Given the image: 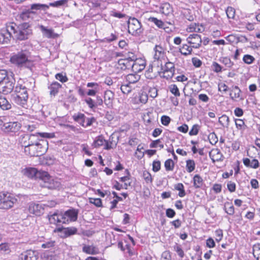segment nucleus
I'll return each mask as SVG.
<instances>
[{
    "label": "nucleus",
    "instance_id": "nucleus-7",
    "mask_svg": "<svg viewBox=\"0 0 260 260\" xmlns=\"http://www.w3.org/2000/svg\"><path fill=\"white\" fill-rule=\"evenodd\" d=\"M73 119L84 127H87L92 124L95 119L92 117H87L84 114L79 113L73 116Z\"/></svg>",
    "mask_w": 260,
    "mask_h": 260
},
{
    "label": "nucleus",
    "instance_id": "nucleus-9",
    "mask_svg": "<svg viewBox=\"0 0 260 260\" xmlns=\"http://www.w3.org/2000/svg\"><path fill=\"white\" fill-rule=\"evenodd\" d=\"M48 218L50 223L59 225L64 224L65 217L62 216V212L56 210L54 212H50L48 214Z\"/></svg>",
    "mask_w": 260,
    "mask_h": 260
},
{
    "label": "nucleus",
    "instance_id": "nucleus-62",
    "mask_svg": "<svg viewBox=\"0 0 260 260\" xmlns=\"http://www.w3.org/2000/svg\"><path fill=\"white\" fill-rule=\"evenodd\" d=\"M211 67L213 71L216 73H219L222 71L221 66L216 62H213Z\"/></svg>",
    "mask_w": 260,
    "mask_h": 260
},
{
    "label": "nucleus",
    "instance_id": "nucleus-59",
    "mask_svg": "<svg viewBox=\"0 0 260 260\" xmlns=\"http://www.w3.org/2000/svg\"><path fill=\"white\" fill-rule=\"evenodd\" d=\"M200 129V126L198 124H194L189 132L190 136H194L198 135Z\"/></svg>",
    "mask_w": 260,
    "mask_h": 260
},
{
    "label": "nucleus",
    "instance_id": "nucleus-57",
    "mask_svg": "<svg viewBox=\"0 0 260 260\" xmlns=\"http://www.w3.org/2000/svg\"><path fill=\"white\" fill-rule=\"evenodd\" d=\"M35 135L38 136V138H39V136H40L42 138H53L55 137L54 133H36Z\"/></svg>",
    "mask_w": 260,
    "mask_h": 260
},
{
    "label": "nucleus",
    "instance_id": "nucleus-20",
    "mask_svg": "<svg viewBox=\"0 0 260 260\" xmlns=\"http://www.w3.org/2000/svg\"><path fill=\"white\" fill-rule=\"evenodd\" d=\"M13 102L16 105L20 106L23 108H27V101L28 97L27 95L24 96H12Z\"/></svg>",
    "mask_w": 260,
    "mask_h": 260
},
{
    "label": "nucleus",
    "instance_id": "nucleus-39",
    "mask_svg": "<svg viewBox=\"0 0 260 260\" xmlns=\"http://www.w3.org/2000/svg\"><path fill=\"white\" fill-rule=\"evenodd\" d=\"M141 60H137L135 61V62H133L132 64V70L135 72H140L143 71L145 68V64H139V62H140Z\"/></svg>",
    "mask_w": 260,
    "mask_h": 260
},
{
    "label": "nucleus",
    "instance_id": "nucleus-19",
    "mask_svg": "<svg viewBox=\"0 0 260 260\" xmlns=\"http://www.w3.org/2000/svg\"><path fill=\"white\" fill-rule=\"evenodd\" d=\"M44 208L42 205L31 203L29 204L28 211L30 213L40 216L43 213Z\"/></svg>",
    "mask_w": 260,
    "mask_h": 260
},
{
    "label": "nucleus",
    "instance_id": "nucleus-2",
    "mask_svg": "<svg viewBox=\"0 0 260 260\" xmlns=\"http://www.w3.org/2000/svg\"><path fill=\"white\" fill-rule=\"evenodd\" d=\"M28 57L29 52L26 50H21L13 53L10 57V61L19 68L30 69L33 66V62Z\"/></svg>",
    "mask_w": 260,
    "mask_h": 260
},
{
    "label": "nucleus",
    "instance_id": "nucleus-58",
    "mask_svg": "<svg viewBox=\"0 0 260 260\" xmlns=\"http://www.w3.org/2000/svg\"><path fill=\"white\" fill-rule=\"evenodd\" d=\"M208 138L212 145H215L218 142V138L214 132L210 134Z\"/></svg>",
    "mask_w": 260,
    "mask_h": 260
},
{
    "label": "nucleus",
    "instance_id": "nucleus-18",
    "mask_svg": "<svg viewBox=\"0 0 260 260\" xmlns=\"http://www.w3.org/2000/svg\"><path fill=\"white\" fill-rule=\"evenodd\" d=\"M37 136L36 137L35 139V142L31 143L30 145L26 147V148L24 149V153L29 156H38L37 154Z\"/></svg>",
    "mask_w": 260,
    "mask_h": 260
},
{
    "label": "nucleus",
    "instance_id": "nucleus-6",
    "mask_svg": "<svg viewBox=\"0 0 260 260\" xmlns=\"http://www.w3.org/2000/svg\"><path fill=\"white\" fill-rule=\"evenodd\" d=\"M12 30H14L13 25L7 26L6 28L0 30V44H8L10 43L11 39L13 38L12 35Z\"/></svg>",
    "mask_w": 260,
    "mask_h": 260
},
{
    "label": "nucleus",
    "instance_id": "nucleus-50",
    "mask_svg": "<svg viewBox=\"0 0 260 260\" xmlns=\"http://www.w3.org/2000/svg\"><path fill=\"white\" fill-rule=\"evenodd\" d=\"M165 167L167 171H173L174 168V162L172 159H168L165 162Z\"/></svg>",
    "mask_w": 260,
    "mask_h": 260
},
{
    "label": "nucleus",
    "instance_id": "nucleus-41",
    "mask_svg": "<svg viewBox=\"0 0 260 260\" xmlns=\"http://www.w3.org/2000/svg\"><path fill=\"white\" fill-rule=\"evenodd\" d=\"M49 9V6L46 4H34L31 5L30 6V10L33 11V10H46Z\"/></svg>",
    "mask_w": 260,
    "mask_h": 260
},
{
    "label": "nucleus",
    "instance_id": "nucleus-12",
    "mask_svg": "<svg viewBox=\"0 0 260 260\" xmlns=\"http://www.w3.org/2000/svg\"><path fill=\"white\" fill-rule=\"evenodd\" d=\"M37 135L35 134H24L20 136L19 138V143L22 147L24 148L28 147L31 143L35 142V139Z\"/></svg>",
    "mask_w": 260,
    "mask_h": 260
},
{
    "label": "nucleus",
    "instance_id": "nucleus-48",
    "mask_svg": "<svg viewBox=\"0 0 260 260\" xmlns=\"http://www.w3.org/2000/svg\"><path fill=\"white\" fill-rule=\"evenodd\" d=\"M170 91L174 95L175 97H179L180 96V92L176 84H171L169 87Z\"/></svg>",
    "mask_w": 260,
    "mask_h": 260
},
{
    "label": "nucleus",
    "instance_id": "nucleus-45",
    "mask_svg": "<svg viewBox=\"0 0 260 260\" xmlns=\"http://www.w3.org/2000/svg\"><path fill=\"white\" fill-rule=\"evenodd\" d=\"M186 169L188 173H191L195 169L196 164L193 160L188 159L186 161Z\"/></svg>",
    "mask_w": 260,
    "mask_h": 260
},
{
    "label": "nucleus",
    "instance_id": "nucleus-37",
    "mask_svg": "<svg viewBox=\"0 0 260 260\" xmlns=\"http://www.w3.org/2000/svg\"><path fill=\"white\" fill-rule=\"evenodd\" d=\"M148 21L155 24V25L159 28H165V24L161 20L153 17H150L148 18Z\"/></svg>",
    "mask_w": 260,
    "mask_h": 260
},
{
    "label": "nucleus",
    "instance_id": "nucleus-40",
    "mask_svg": "<svg viewBox=\"0 0 260 260\" xmlns=\"http://www.w3.org/2000/svg\"><path fill=\"white\" fill-rule=\"evenodd\" d=\"M224 210L230 215H233L235 213V208L230 202H226L224 203Z\"/></svg>",
    "mask_w": 260,
    "mask_h": 260
},
{
    "label": "nucleus",
    "instance_id": "nucleus-55",
    "mask_svg": "<svg viewBox=\"0 0 260 260\" xmlns=\"http://www.w3.org/2000/svg\"><path fill=\"white\" fill-rule=\"evenodd\" d=\"M226 14L227 17L229 18L233 19L235 17V10L233 8H232L231 7H228L227 9L226 10Z\"/></svg>",
    "mask_w": 260,
    "mask_h": 260
},
{
    "label": "nucleus",
    "instance_id": "nucleus-35",
    "mask_svg": "<svg viewBox=\"0 0 260 260\" xmlns=\"http://www.w3.org/2000/svg\"><path fill=\"white\" fill-rule=\"evenodd\" d=\"M0 108L3 110H7L11 108V104L6 98L0 96Z\"/></svg>",
    "mask_w": 260,
    "mask_h": 260
},
{
    "label": "nucleus",
    "instance_id": "nucleus-52",
    "mask_svg": "<svg viewBox=\"0 0 260 260\" xmlns=\"http://www.w3.org/2000/svg\"><path fill=\"white\" fill-rule=\"evenodd\" d=\"M89 203L94 205L97 207H101L103 206L102 200L100 198H92L89 199Z\"/></svg>",
    "mask_w": 260,
    "mask_h": 260
},
{
    "label": "nucleus",
    "instance_id": "nucleus-14",
    "mask_svg": "<svg viewBox=\"0 0 260 260\" xmlns=\"http://www.w3.org/2000/svg\"><path fill=\"white\" fill-rule=\"evenodd\" d=\"M78 215V211L74 208L68 210L67 211L62 212V216L65 217V223H68L69 222L75 221L77 220Z\"/></svg>",
    "mask_w": 260,
    "mask_h": 260
},
{
    "label": "nucleus",
    "instance_id": "nucleus-64",
    "mask_svg": "<svg viewBox=\"0 0 260 260\" xmlns=\"http://www.w3.org/2000/svg\"><path fill=\"white\" fill-rule=\"evenodd\" d=\"M161 260H171V255L169 251H165L161 254Z\"/></svg>",
    "mask_w": 260,
    "mask_h": 260
},
{
    "label": "nucleus",
    "instance_id": "nucleus-21",
    "mask_svg": "<svg viewBox=\"0 0 260 260\" xmlns=\"http://www.w3.org/2000/svg\"><path fill=\"white\" fill-rule=\"evenodd\" d=\"M114 99V93L112 91L108 90L104 93V103L108 107H112Z\"/></svg>",
    "mask_w": 260,
    "mask_h": 260
},
{
    "label": "nucleus",
    "instance_id": "nucleus-29",
    "mask_svg": "<svg viewBox=\"0 0 260 260\" xmlns=\"http://www.w3.org/2000/svg\"><path fill=\"white\" fill-rule=\"evenodd\" d=\"M35 13V12L32 11L30 10L23 11L20 14H19L18 18L19 19L22 21H28L30 19L32 18L31 15L32 14H34Z\"/></svg>",
    "mask_w": 260,
    "mask_h": 260
},
{
    "label": "nucleus",
    "instance_id": "nucleus-10",
    "mask_svg": "<svg viewBox=\"0 0 260 260\" xmlns=\"http://www.w3.org/2000/svg\"><path fill=\"white\" fill-rule=\"evenodd\" d=\"M164 63V66L162 64V62L159 63L160 65V72L164 74V77H166L168 79H171L173 77L174 74V64L173 63L170 61Z\"/></svg>",
    "mask_w": 260,
    "mask_h": 260
},
{
    "label": "nucleus",
    "instance_id": "nucleus-5",
    "mask_svg": "<svg viewBox=\"0 0 260 260\" xmlns=\"http://www.w3.org/2000/svg\"><path fill=\"white\" fill-rule=\"evenodd\" d=\"M17 200L9 192H0V208L8 209L12 208Z\"/></svg>",
    "mask_w": 260,
    "mask_h": 260
},
{
    "label": "nucleus",
    "instance_id": "nucleus-3",
    "mask_svg": "<svg viewBox=\"0 0 260 260\" xmlns=\"http://www.w3.org/2000/svg\"><path fill=\"white\" fill-rule=\"evenodd\" d=\"M11 25H13L14 27V30H12L13 34V38L17 40H27L32 34V30L28 23H23L19 26H17L15 23Z\"/></svg>",
    "mask_w": 260,
    "mask_h": 260
},
{
    "label": "nucleus",
    "instance_id": "nucleus-60",
    "mask_svg": "<svg viewBox=\"0 0 260 260\" xmlns=\"http://www.w3.org/2000/svg\"><path fill=\"white\" fill-rule=\"evenodd\" d=\"M118 38V35H116L114 34H111L110 36L104 38V42L107 43H110L117 40Z\"/></svg>",
    "mask_w": 260,
    "mask_h": 260
},
{
    "label": "nucleus",
    "instance_id": "nucleus-16",
    "mask_svg": "<svg viewBox=\"0 0 260 260\" xmlns=\"http://www.w3.org/2000/svg\"><path fill=\"white\" fill-rule=\"evenodd\" d=\"M186 41L193 48H199L201 46L202 42L201 36L197 34L189 35L186 38Z\"/></svg>",
    "mask_w": 260,
    "mask_h": 260
},
{
    "label": "nucleus",
    "instance_id": "nucleus-44",
    "mask_svg": "<svg viewBox=\"0 0 260 260\" xmlns=\"http://www.w3.org/2000/svg\"><path fill=\"white\" fill-rule=\"evenodd\" d=\"M219 60L228 68L231 69L234 65V62L232 61L231 59L228 57H221Z\"/></svg>",
    "mask_w": 260,
    "mask_h": 260
},
{
    "label": "nucleus",
    "instance_id": "nucleus-13",
    "mask_svg": "<svg viewBox=\"0 0 260 260\" xmlns=\"http://www.w3.org/2000/svg\"><path fill=\"white\" fill-rule=\"evenodd\" d=\"M21 124L17 121H10L3 123L2 129L5 132L15 133L21 128Z\"/></svg>",
    "mask_w": 260,
    "mask_h": 260
},
{
    "label": "nucleus",
    "instance_id": "nucleus-4",
    "mask_svg": "<svg viewBox=\"0 0 260 260\" xmlns=\"http://www.w3.org/2000/svg\"><path fill=\"white\" fill-rule=\"evenodd\" d=\"M141 23L136 18H130L128 21V32L134 36H139L143 32Z\"/></svg>",
    "mask_w": 260,
    "mask_h": 260
},
{
    "label": "nucleus",
    "instance_id": "nucleus-38",
    "mask_svg": "<svg viewBox=\"0 0 260 260\" xmlns=\"http://www.w3.org/2000/svg\"><path fill=\"white\" fill-rule=\"evenodd\" d=\"M39 28L43 33L44 35L48 38H53V31L51 29H48L44 26L40 25L39 26Z\"/></svg>",
    "mask_w": 260,
    "mask_h": 260
},
{
    "label": "nucleus",
    "instance_id": "nucleus-34",
    "mask_svg": "<svg viewBox=\"0 0 260 260\" xmlns=\"http://www.w3.org/2000/svg\"><path fill=\"white\" fill-rule=\"evenodd\" d=\"M219 123L224 128H229L230 125V118L225 114L222 115L218 118Z\"/></svg>",
    "mask_w": 260,
    "mask_h": 260
},
{
    "label": "nucleus",
    "instance_id": "nucleus-46",
    "mask_svg": "<svg viewBox=\"0 0 260 260\" xmlns=\"http://www.w3.org/2000/svg\"><path fill=\"white\" fill-rule=\"evenodd\" d=\"M174 187L176 190L179 191L178 196L182 198L185 196L186 193H185V191L184 190V185H183L182 183H177V184H176L175 185Z\"/></svg>",
    "mask_w": 260,
    "mask_h": 260
},
{
    "label": "nucleus",
    "instance_id": "nucleus-63",
    "mask_svg": "<svg viewBox=\"0 0 260 260\" xmlns=\"http://www.w3.org/2000/svg\"><path fill=\"white\" fill-rule=\"evenodd\" d=\"M227 188L229 191L233 192L236 190V185L234 182L230 181L228 182Z\"/></svg>",
    "mask_w": 260,
    "mask_h": 260
},
{
    "label": "nucleus",
    "instance_id": "nucleus-22",
    "mask_svg": "<svg viewBox=\"0 0 260 260\" xmlns=\"http://www.w3.org/2000/svg\"><path fill=\"white\" fill-rule=\"evenodd\" d=\"M209 155L213 162L223 160V155L218 149H212L210 152Z\"/></svg>",
    "mask_w": 260,
    "mask_h": 260
},
{
    "label": "nucleus",
    "instance_id": "nucleus-33",
    "mask_svg": "<svg viewBox=\"0 0 260 260\" xmlns=\"http://www.w3.org/2000/svg\"><path fill=\"white\" fill-rule=\"evenodd\" d=\"M159 11L165 15H168L172 13V8L169 3H165L161 5L159 8Z\"/></svg>",
    "mask_w": 260,
    "mask_h": 260
},
{
    "label": "nucleus",
    "instance_id": "nucleus-30",
    "mask_svg": "<svg viewBox=\"0 0 260 260\" xmlns=\"http://www.w3.org/2000/svg\"><path fill=\"white\" fill-rule=\"evenodd\" d=\"M61 87V85L57 82H54L49 86L50 94L51 96H55L58 92L59 89Z\"/></svg>",
    "mask_w": 260,
    "mask_h": 260
},
{
    "label": "nucleus",
    "instance_id": "nucleus-23",
    "mask_svg": "<svg viewBox=\"0 0 260 260\" xmlns=\"http://www.w3.org/2000/svg\"><path fill=\"white\" fill-rule=\"evenodd\" d=\"M82 251L86 254L95 255L100 253L99 249L93 245H84L82 247Z\"/></svg>",
    "mask_w": 260,
    "mask_h": 260
},
{
    "label": "nucleus",
    "instance_id": "nucleus-47",
    "mask_svg": "<svg viewBox=\"0 0 260 260\" xmlns=\"http://www.w3.org/2000/svg\"><path fill=\"white\" fill-rule=\"evenodd\" d=\"M253 254L256 260H260V243H257L253 245Z\"/></svg>",
    "mask_w": 260,
    "mask_h": 260
},
{
    "label": "nucleus",
    "instance_id": "nucleus-11",
    "mask_svg": "<svg viewBox=\"0 0 260 260\" xmlns=\"http://www.w3.org/2000/svg\"><path fill=\"white\" fill-rule=\"evenodd\" d=\"M154 50L155 53L153 57L154 61L153 63L154 66L157 65L158 67L159 63L162 62L163 60H165L164 49L161 46L156 45Z\"/></svg>",
    "mask_w": 260,
    "mask_h": 260
},
{
    "label": "nucleus",
    "instance_id": "nucleus-24",
    "mask_svg": "<svg viewBox=\"0 0 260 260\" xmlns=\"http://www.w3.org/2000/svg\"><path fill=\"white\" fill-rule=\"evenodd\" d=\"M27 95L28 97L27 88L22 85H19L16 86L14 90V93L12 96H23Z\"/></svg>",
    "mask_w": 260,
    "mask_h": 260
},
{
    "label": "nucleus",
    "instance_id": "nucleus-26",
    "mask_svg": "<svg viewBox=\"0 0 260 260\" xmlns=\"http://www.w3.org/2000/svg\"><path fill=\"white\" fill-rule=\"evenodd\" d=\"M57 231L63 233L66 237L75 235L77 233V229L74 226L66 228H59L57 229Z\"/></svg>",
    "mask_w": 260,
    "mask_h": 260
},
{
    "label": "nucleus",
    "instance_id": "nucleus-31",
    "mask_svg": "<svg viewBox=\"0 0 260 260\" xmlns=\"http://www.w3.org/2000/svg\"><path fill=\"white\" fill-rule=\"evenodd\" d=\"M118 66L121 70H125L132 68L133 62H130L128 59H120L118 61Z\"/></svg>",
    "mask_w": 260,
    "mask_h": 260
},
{
    "label": "nucleus",
    "instance_id": "nucleus-32",
    "mask_svg": "<svg viewBox=\"0 0 260 260\" xmlns=\"http://www.w3.org/2000/svg\"><path fill=\"white\" fill-rule=\"evenodd\" d=\"M192 48V46H189L187 44H184L179 48V51L181 54L184 56H187L191 54Z\"/></svg>",
    "mask_w": 260,
    "mask_h": 260
},
{
    "label": "nucleus",
    "instance_id": "nucleus-25",
    "mask_svg": "<svg viewBox=\"0 0 260 260\" xmlns=\"http://www.w3.org/2000/svg\"><path fill=\"white\" fill-rule=\"evenodd\" d=\"M243 162L245 166L248 168L256 169L259 167V162L256 159H253L251 160L248 158H244Z\"/></svg>",
    "mask_w": 260,
    "mask_h": 260
},
{
    "label": "nucleus",
    "instance_id": "nucleus-28",
    "mask_svg": "<svg viewBox=\"0 0 260 260\" xmlns=\"http://www.w3.org/2000/svg\"><path fill=\"white\" fill-rule=\"evenodd\" d=\"M140 79V76L136 73L129 74L125 77V82L130 85L137 83Z\"/></svg>",
    "mask_w": 260,
    "mask_h": 260
},
{
    "label": "nucleus",
    "instance_id": "nucleus-1",
    "mask_svg": "<svg viewBox=\"0 0 260 260\" xmlns=\"http://www.w3.org/2000/svg\"><path fill=\"white\" fill-rule=\"evenodd\" d=\"M22 172L24 175L28 178L39 179L40 184L43 187L54 189L60 187V182L53 179L46 171H38L34 168H26Z\"/></svg>",
    "mask_w": 260,
    "mask_h": 260
},
{
    "label": "nucleus",
    "instance_id": "nucleus-17",
    "mask_svg": "<svg viewBox=\"0 0 260 260\" xmlns=\"http://www.w3.org/2000/svg\"><path fill=\"white\" fill-rule=\"evenodd\" d=\"M37 154L38 156L45 154L48 148V142L46 140L39 139L37 138Z\"/></svg>",
    "mask_w": 260,
    "mask_h": 260
},
{
    "label": "nucleus",
    "instance_id": "nucleus-43",
    "mask_svg": "<svg viewBox=\"0 0 260 260\" xmlns=\"http://www.w3.org/2000/svg\"><path fill=\"white\" fill-rule=\"evenodd\" d=\"M106 140L102 135H100L95 138L93 146L94 147H99L103 146Z\"/></svg>",
    "mask_w": 260,
    "mask_h": 260
},
{
    "label": "nucleus",
    "instance_id": "nucleus-49",
    "mask_svg": "<svg viewBox=\"0 0 260 260\" xmlns=\"http://www.w3.org/2000/svg\"><path fill=\"white\" fill-rule=\"evenodd\" d=\"M235 122L237 128L239 130L243 131L246 127L244 121L241 119H235Z\"/></svg>",
    "mask_w": 260,
    "mask_h": 260
},
{
    "label": "nucleus",
    "instance_id": "nucleus-8",
    "mask_svg": "<svg viewBox=\"0 0 260 260\" xmlns=\"http://www.w3.org/2000/svg\"><path fill=\"white\" fill-rule=\"evenodd\" d=\"M15 80L8 76L0 84V92L5 94L11 93L14 89Z\"/></svg>",
    "mask_w": 260,
    "mask_h": 260
},
{
    "label": "nucleus",
    "instance_id": "nucleus-36",
    "mask_svg": "<svg viewBox=\"0 0 260 260\" xmlns=\"http://www.w3.org/2000/svg\"><path fill=\"white\" fill-rule=\"evenodd\" d=\"M193 186L196 188H201L203 185L204 181L202 178L198 174L194 176L193 178Z\"/></svg>",
    "mask_w": 260,
    "mask_h": 260
},
{
    "label": "nucleus",
    "instance_id": "nucleus-53",
    "mask_svg": "<svg viewBox=\"0 0 260 260\" xmlns=\"http://www.w3.org/2000/svg\"><path fill=\"white\" fill-rule=\"evenodd\" d=\"M67 3V0H59L53 3H50L49 7L51 6L53 7H59L61 6L65 5Z\"/></svg>",
    "mask_w": 260,
    "mask_h": 260
},
{
    "label": "nucleus",
    "instance_id": "nucleus-61",
    "mask_svg": "<svg viewBox=\"0 0 260 260\" xmlns=\"http://www.w3.org/2000/svg\"><path fill=\"white\" fill-rule=\"evenodd\" d=\"M161 164L159 160H154L152 163V170L157 172L160 169Z\"/></svg>",
    "mask_w": 260,
    "mask_h": 260
},
{
    "label": "nucleus",
    "instance_id": "nucleus-54",
    "mask_svg": "<svg viewBox=\"0 0 260 260\" xmlns=\"http://www.w3.org/2000/svg\"><path fill=\"white\" fill-rule=\"evenodd\" d=\"M255 60L253 56L251 55L246 54L243 57V61L246 64H250L252 63Z\"/></svg>",
    "mask_w": 260,
    "mask_h": 260
},
{
    "label": "nucleus",
    "instance_id": "nucleus-15",
    "mask_svg": "<svg viewBox=\"0 0 260 260\" xmlns=\"http://www.w3.org/2000/svg\"><path fill=\"white\" fill-rule=\"evenodd\" d=\"M39 258V252L36 250H27L20 254L19 260H37Z\"/></svg>",
    "mask_w": 260,
    "mask_h": 260
},
{
    "label": "nucleus",
    "instance_id": "nucleus-51",
    "mask_svg": "<svg viewBox=\"0 0 260 260\" xmlns=\"http://www.w3.org/2000/svg\"><path fill=\"white\" fill-rule=\"evenodd\" d=\"M148 96L152 98V99L155 98L157 95L158 90L155 87H148Z\"/></svg>",
    "mask_w": 260,
    "mask_h": 260
},
{
    "label": "nucleus",
    "instance_id": "nucleus-42",
    "mask_svg": "<svg viewBox=\"0 0 260 260\" xmlns=\"http://www.w3.org/2000/svg\"><path fill=\"white\" fill-rule=\"evenodd\" d=\"M133 88L134 87L132 86V85L127 84V83L125 82V81L123 84L121 85L120 87V89L122 93L126 94L130 93Z\"/></svg>",
    "mask_w": 260,
    "mask_h": 260
},
{
    "label": "nucleus",
    "instance_id": "nucleus-27",
    "mask_svg": "<svg viewBox=\"0 0 260 260\" xmlns=\"http://www.w3.org/2000/svg\"><path fill=\"white\" fill-rule=\"evenodd\" d=\"M241 91L238 86H233L232 89L230 93V97L233 100H236L238 99H242L241 97Z\"/></svg>",
    "mask_w": 260,
    "mask_h": 260
},
{
    "label": "nucleus",
    "instance_id": "nucleus-56",
    "mask_svg": "<svg viewBox=\"0 0 260 260\" xmlns=\"http://www.w3.org/2000/svg\"><path fill=\"white\" fill-rule=\"evenodd\" d=\"M55 78L60 81L62 83H64L68 80L66 74L64 75L62 73H57L55 75Z\"/></svg>",
    "mask_w": 260,
    "mask_h": 260
}]
</instances>
